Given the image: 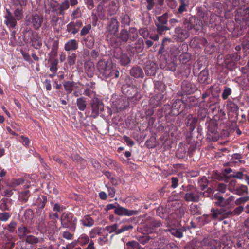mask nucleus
<instances>
[{
	"label": "nucleus",
	"mask_w": 249,
	"mask_h": 249,
	"mask_svg": "<svg viewBox=\"0 0 249 249\" xmlns=\"http://www.w3.org/2000/svg\"><path fill=\"white\" fill-rule=\"evenodd\" d=\"M97 69L99 73V76L102 79L108 78H118L119 71L115 68H113L111 64L104 60H100L97 64Z\"/></svg>",
	"instance_id": "obj_1"
},
{
	"label": "nucleus",
	"mask_w": 249,
	"mask_h": 249,
	"mask_svg": "<svg viewBox=\"0 0 249 249\" xmlns=\"http://www.w3.org/2000/svg\"><path fill=\"white\" fill-rule=\"evenodd\" d=\"M234 19L237 23L249 26V7L242 5L234 11Z\"/></svg>",
	"instance_id": "obj_2"
},
{
	"label": "nucleus",
	"mask_w": 249,
	"mask_h": 249,
	"mask_svg": "<svg viewBox=\"0 0 249 249\" xmlns=\"http://www.w3.org/2000/svg\"><path fill=\"white\" fill-rule=\"evenodd\" d=\"M43 19L41 14L35 13L26 16L25 22L27 26L32 28L35 30H38L42 26Z\"/></svg>",
	"instance_id": "obj_3"
},
{
	"label": "nucleus",
	"mask_w": 249,
	"mask_h": 249,
	"mask_svg": "<svg viewBox=\"0 0 249 249\" xmlns=\"http://www.w3.org/2000/svg\"><path fill=\"white\" fill-rule=\"evenodd\" d=\"M189 17L183 21L184 28L188 30H194L196 33L199 31L202 28V21L195 16L188 15Z\"/></svg>",
	"instance_id": "obj_4"
},
{
	"label": "nucleus",
	"mask_w": 249,
	"mask_h": 249,
	"mask_svg": "<svg viewBox=\"0 0 249 249\" xmlns=\"http://www.w3.org/2000/svg\"><path fill=\"white\" fill-rule=\"evenodd\" d=\"M61 226L65 228H70L74 231L76 229L77 219L70 212L64 213L60 218Z\"/></svg>",
	"instance_id": "obj_5"
},
{
	"label": "nucleus",
	"mask_w": 249,
	"mask_h": 249,
	"mask_svg": "<svg viewBox=\"0 0 249 249\" xmlns=\"http://www.w3.org/2000/svg\"><path fill=\"white\" fill-rule=\"evenodd\" d=\"M168 13H165L161 16L156 17V20L155 21V24L156 27L157 32L158 34L162 35L165 32L170 29L168 27Z\"/></svg>",
	"instance_id": "obj_6"
},
{
	"label": "nucleus",
	"mask_w": 249,
	"mask_h": 249,
	"mask_svg": "<svg viewBox=\"0 0 249 249\" xmlns=\"http://www.w3.org/2000/svg\"><path fill=\"white\" fill-rule=\"evenodd\" d=\"M121 89L123 94L125 95L129 100L130 99H133L138 93L137 87L132 84L129 77L126 79V83L122 85Z\"/></svg>",
	"instance_id": "obj_7"
},
{
	"label": "nucleus",
	"mask_w": 249,
	"mask_h": 249,
	"mask_svg": "<svg viewBox=\"0 0 249 249\" xmlns=\"http://www.w3.org/2000/svg\"><path fill=\"white\" fill-rule=\"evenodd\" d=\"M196 84L188 80H183L181 83V90L178 92V96H182L184 94H191L196 90Z\"/></svg>",
	"instance_id": "obj_8"
},
{
	"label": "nucleus",
	"mask_w": 249,
	"mask_h": 249,
	"mask_svg": "<svg viewBox=\"0 0 249 249\" xmlns=\"http://www.w3.org/2000/svg\"><path fill=\"white\" fill-rule=\"evenodd\" d=\"M241 59L240 55L238 53L226 55L224 60V65L229 70H232L235 68L236 62Z\"/></svg>",
	"instance_id": "obj_9"
},
{
	"label": "nucleus",
	"mask_w": 249,
	"mask_h": 249,
	"mask_svg": "<svg viewBox=\"0 0 249 249\" xmlns=\"http://www.w3.org/2000/svg\"><path fill=\"white\" fill-rule=\"evenodd\" d=\"M174 32L173 38L177 42H183L190 36L189 30L186 28L183 29L180 27L175 28Z\"/></svg>",
	"instance_id": "obj_10"
},
{
	"label": "nucleus",
	"mask_w": 249,
	"mask_h": 249,
	"mask_svg": "<svg viewBox=\"0 0 249 249\" xmlns=\"http://www.w3.org/2000/svg\"><path fill=\"white\" fill-rule=\"evenodd\" d=\"M40 241L39 238L33 235H28L22 242V249H32Z\"/></svg>",
	"instance_id": "obj_11"
},
{
	"label": "nucleus",
	"mask_w": 249,
	"mask_h": 249,
	"mask_svg": "<svg viewBox=\"0 0 249 249\" xmlns=\"http://www.w3.org/2000/svg\"><path fill=\"white\" fill-rule=\"evenodd\" d=\"M119 23L116 18H111L107 26V32L108 33L107 36H115L119 31Z\"/></svg>",
	"instance_id": "obj_12"
},
{
	"label": "nucleus",
	"mask_w": 249,
	"mask_h": 249,
	"mask_svg": "<svg viewBox=\"0 0 249 249\" xmlns=\"http://www.w3.org/2000/svg\"><path fill=\"white\" fill-rule=\"evenodd\" d=\"M29 33L30 36V43L31 46L36 50L40 49L42 45V39L38 36L36 32H35L31 30H30Z\"/></svg>",
	"instance_id": "obj_13"
},
{
	"label": "nucleus",
	"mask_w": 249,
	"mask_h": 249,
	"mask_svg": "<svg viewBox=\"0 0 249 249\" xmlns=\"http://www.w3.org/2000/svg\"><path fill=\"white\" fill-rule=\"evenodd\" d=\"M128 34L127 29H123L117 36V38H111V41L114 43L116 46H119L122 43H126L129 40Z\"/></svg>",
	"instance_id": "obj_14"
},
{
	"label": "nucleus",
	"mask_w": 249,
	"mask_h": 249,
	"mask_svg": "<svg viewBox=\"0 0 249 249\" xmlns=\"http://www.w3.org/2000/svg\"><path fill=\"white\" fill-rule=\"evenodd\" d=\"M144 70L147 76H154L158 70V65L153 61H148L145 63Z\"/></svg>",
	"instance_id": "obj_15"
},
{
	"label": "nucleus",
	"mask_w": 249,
	"mask_h": 249,
	"mask_svg": "<svg viewBox=\"0 0 249 249\" xmlns=\"http://www.w3.org/2000/svg\"><path fill=\"white\" fill-rule=\"evenodd\" d=\"M83 23L81 20H77L75 21H71L66 26V31L72 35H75L82 27Z\"/></svg>",
	"instance_id": "obj_16"
},
{
	"label": "nucleus",
	"mask_w": 249,
	"mask_h": 249,
	"mask_svg": "<svg viewBox=\"0 0 249 249\" xmlns=\"http://www.w3.org/2000/svg\"><path fill=\"white\" fill-rule=\"evenodd\" d=\"M114 56L119 60L121 66H127L131 62L129 53L127 52H121L120 53H114Z\"/></svg>",
	"instance_id": "obj_17"
},
{
	"label": "nucleus",
	"mask_w": 249,
	"mask_h": 249,
	"mask_svg": "<svg viewBox=\"0 0 249 249\" xmlns=\"http://www.w3.org/2000/svg\"><path fill=\"white\" fill-rule=\"evenodd\" d=\"M188 51V46L186 43H183L180 45L177 46H174L171 48L170 52L173 56L176 57L179 56L180 54L182 53L184 51Z\"/></svg>",
	"instance_id": "obj_18"
},
{
	"label": "nucleus",
	"mask_w": 249,
	"mask_h": 249,
	"mask_svg": "<svg viewBox=\"0 0 249 249\" xmlns=\"http://www.w3.org/2000/svg\"><path fill=\"white\" fill-rule=\"evenodd\" d=\"M178 7L175 12V14L178 17H180L184 12L187 11L189 6V0H178Z\"/></svg>",
	"instance_id": "obj_19"
},
{
	"label": "nucleus",
	"mask_w": 249,
	"mask_h": 249,
	"mask_svg": "<svg viewBox=\"0 0 249 249\" xmlns=\"http://www.w3.org/2000/svg\"><path fill=\"white\" fill-rule=\"evenodd\" d=\"M184 199L187 201L197 202L199 199L198 192L196 189L193 188L185 194Z\"/></svg>",
	"instance_id": "obj_20"
},
{
	"label": "nucleus",
	"mask_w": 249,
	"mask_h": 249,
	"mask_svg": "<svg viewBox=\"0 0 249 249\" xmlns=\"http://www.w3.org/2000/svg\"><path fill=\"white\" fill-rule=\"evenodd\" d=\"M6 20L5 23L9 28L12 29H15L17 24V19L13 16L12 13L7 10V15L5 16Z\"/></svg>",
	"instance_id": "obj_21"
},
{
	"label": "nucleus",
	"mask_w": 249,
	"mask_h": 249,
	"mask_svg": "<svg viewBox=\"0 0 249 249\" xmlns=\"http://www.w3.org/2000/svg\"><path fill=\"white\" fill-rule=\"evenodd\" d=\"M160 66L161 69L174 71L176 69L177 63L170 60L165 59L160 61Z\"/></svg>",
	"instance_id": "obj_22"
},
{
	"label": "nucleus",
	"mask_w": 249,
	"mask_h": 249,
	"mask_svg": "<svg viewBox=\"0 0 249 249\" xmlns=\"http://www.w3.org/2000/svg\"><path fill=\"white\" fill-rule=\"evenodd\" d=\"M115 214L118 215L131 216L136 215L138 212L135 210H130L126 208L119 206L116 208L114 211Z\"/></svg>",
	"instance_id": "obj_23"
},
{
	"label": "nucleus",
	"mask_w": 249,
	"mask_h": 249,
	"mask_svg": "<svg viewBox=\"0 0 249 249\" xmlns=\"http://www.w3.org/2000/svg\"><path fill=\"white\" fill-rule=\"evenodd\" d=\"M129 100L125 97H121L113 103V109H126L129 106Z\"/></svg>",
	"instance_id": "obj_24"
},
{
	"label": "nucleus",
	"mask_w": 249,
	"mask_h": 249,
	"mask_svg": "<svg viewBox=\"0 0 249 249\" xmlns=\"http://www.w3.org/2000/svg\"><path fill=\"white\" fill-rule=\"evenodd\" d=\"M198 81L200 84H209L211 83L208 69L205 68L200 71L198 75Z\"/></svg>",
	"instance_id": "obj_25"
},
{
	"label": "nucleus",
	"mask_w": 249,
	"mask_h": 249,
	"mask_svg": "<svg viewBox=\"0 0 249 249\" xmlns=\"http://www.w3.org/2000/svg\"><path fill=\"white\" fill-rule=\"evenodd\" d=\"M163 94H156L149 100V105L151 107L154 108L159 107L161 104L163 99Z\"/></svg>",
	"instance_id": "obj_26"
},
{
	"label": "nucleus",
	"mask_w": 249,
	"mask_h": 249,
	"mask_svg": "<svg viewBox=\"0 0 249 249\" xmlns=\"http://www.w3.org/2000/svg\"><path fill=\"white\" fill-rule=\"evenodd\" d=\"M130 74L135 78H143L144 76L142 69L139 66L132 67L130 70Z\"/></svg>",
	"instance_id": "obj_27"
},
{
	"label": "nucleus",
	"mask_w": 249,
	"mask_h": 249,
	"mask_svg": "<svg viewBox=\"0 0 249 249\" xmlns=\"http://www.w3.org/2000/svg\"><path fill=\"white\" fill-rule=\"evenodd\" d=\"M119 7V3L117 0H116V1H111L108 5L107 9L108 14L110 16L115 15L117 13Z\"/></svg>",
	"instance_id": "obj_28"
},
{
	"label": "nucleus",
	"mask_w": 249,
	"mask_h": 249,
	"mask_svg": "<svg viewBox=\"0 0 249 249\" xmlns=\"http://www.w3.org/2000/svg\"><path fill=\"white\" fill-rule=\"evenodd\" d=\"M84 69L86 73L89 77H93L95 70L93 63L90 61H87L84 64Z\"/></svg>",
	"instance_id": "obj_29"
},
{
	"label": "nucleus",
	"mask_w": 249,
	"mask_h": 249,
	"mask_svg": "<svg viewBox=\"0 0 249 249\" xmlns=\"http://www.w3.org/2000/svg\"><path fill=\"white\" fill-rule=\"evenodd\" d=\"M207 43V40L204 38L195 36L190 41V46L194 48L199 47V44L205 45Z\"/></svg>",
	"instance_id": "obj_30"
},
{
	"label": "nucleus",
	"mask_w": 249,
	"mask_h": 249,
	"mask_svg": "<svg viewBox=\"0 0 249 249\" xmlns=\"http://www.w3.org/2000/svg\"><path fill=\"white\" fill-rule=\"evenodd\" d=\"M78 43L74 39L68 40L64 45V49L66 51L75 50L78 48Z\"/></svg>",
	"instance_id": "obj_31"
},
{
	"label": "nucleus",
	"mask_w": 249,
	"mask_h": 249,
	"mask_svg": "<svg viewBox=\"0 0 249 249\" xmlns=\"http://www.w3.org/2000/svg\"><path fill=\"white\" fill-rule=\"evenodd\" d=\"M82 42L88 48H92L95 44L94 36L92 34H89L86 37H84Z\"/></svg>",
	"instance_id": "obj_32"
},
{
	"label": "nucleus",
	"mask_w": 249,
	"mask_h": 249,
	"mask_svg": "<svg viewBox=\"0 0 249 249\" xmlns=\"http://www.w3.org/2000/svg\"><path fill=\"white\" fill-rule=\"evenodd\" d=\"M119 20L121 24L122 27L128 26L130 24L131 19L130 16L124 13H122L120 15Z\"/></svg>",
	"instance_id": "obj_33"
},
{
	"label": "nucleus",
	"mask_w": 249,
	"mask_h": 249,
	"mask_svg": "<svg viewBox=\"0 0 249 249\" xmlns=\"http://www.w3.org/2000/svg\"><path fill=\"white\" fill-rule=\"evenodd\" d=\"M217 18L218 16L213 13H211L209 16H208L207 15L203 16V20L204 23L209 26L213 25Z\"/></svg>",
	"instance_id": "obj_34"
},
{
	"label": "nucleus",
	"mask_w": 249,
	"mask_h": 249,
	"mask_svg": "<svg viewBox=\"0 0 249 249\" xmlns=\"http://www.w3.org/2000/svg\"><path fill=\"white\" fill-rule=\"evenodd\" d=\"M60 18L54 15L52 17L50 20L51 26L54 31L59 32L61 29L60 24L59 23Z\"/></svg>",
	"instance_id": "obj_35"
},
{
	"label": "nucleus",
	"mask_w": 249,
	"mask_h": 249,
	"mask_svg": "<svg viewBox=\"0 0 249 249\" xmlns=\"http://www.w3.org/2000/svg\"><path fill=\"white\" fill-rule=\"evenodd\" d=\"M155 92L156 94H162L166 89V85L161 81H157L155 84Z\"/></svg>",
	"instance_id": "obj_36"
},
{
	"label": "nucleus",
	"mask_w": 249,
	"mask_h": 249,
	"mask_svg": "<svg viewBox=\"0 0 249 249\" xmlns=\"http://www.w3.org/2000/svg\"><path fill=\"white\" fill-rule=\"evenodd\" d=\"M191 56V54L188 51H184L180 54L178 58L179 62L182 64H187L190 62Z\"/></svg>",
	"instance_id": "obj_37"
},
{
	"label": "nucleus",
	"mask_w": 249,
	"mask_h": 249,
	"mask_svg": "<svg viewBox=\"0 0 249 249\" xmlns=\"http://www.w3.org/2000/svg\"><path fill=\"white\" fill-rule=\"evenodd\" d=\"M69 7V1L68 0H64L59 5L57 14L59 15L64 16L65 15V11L68 9Z\"/></svg>",
	"instance_id": "obj_38"
},
{
	"label": "nucleus",
	"mask_w": 249,
	"mask_h": 249,
	"mask_svg": "<svg viewBox=\"0 0 249 249\" xmlns=\"http://www.w3.org/2000/svg\"><path fill=\"white\" fill-rule=\"evenodd\" d=\"M133 45L132 48L138 53L142 52L144 48V40L141 37L139 38Z\"/></svg>",
	"instance_id": "obj_39"
},
{
	"label": "nucleus",
	"mask_w": 249,
	"mask_h": 249,
	"mask_svg": "<svg viewBox=\"0 0 249 249\" xmlns=\"http://www.w3.org/2000/svg\"><path fill=\"white\" fill-rule=\"evenodd\" d=\"M90 104L92 109H104V106L102 101L96 97L91 100Z\"/></svg>",
	"instance_id": "obj_40"
},
{
	"label": "nucleus",
	"mask_w": 249,
	"mask_h": 249,
	"mask_svg": "<svg viewBox=\"0 0 249 249\" xmlns=\"http://www.w3.org/2000/svg\"><path fill=\"white\" fill-rule=\"evenodd\" d=\"M239 0H230L225 3V6H227L225 8V10L230 12L236 7H239Z\"/></svg>",
	"instance_id": "obj_41"
},
{
	"label": "nucleus",
	"mask_w": 249,
	"mask_h": 249,
	"mask_svg": "<svg viewBox=\"0 0 249 249\" xmlns=\"http://www.w3.org/2000/svg\"><path fill=\"white\" fill-rule=\"evenodd\" d=\"M187 108L186 104L180 99L173 100L171 109H185Z\"/></svg>",
	"instance_id": "obj_42"
},
{
	"label": "nucleus",
	"mask_w": 249,
	"mask_h": 249,
	"mask_svg": "<svg viewBox=\"0 0 249 249\" xmlns=\"http://www.w3.org/2000/svg\"><path fill=\"white\" fill-rule=\"evenodd\" d=\"M31 233V231L27 227L21 226L18 228V235L20 239L26 238L28 234Z\"/></svg>",
	"instance_id": "obj_43"
},
{
	"label": "nucleus",
	"mask_w": 249,
	"mask_h": 249,
	"mask_svg": "<svg viewBox=\"0 0 249 249\" xmlns=\"http://www.w3.org/2000/svg\"><path fill=\"white\" fill-rule=\"evenodd\" d=\"M129 39L131 41H134L138 37V31L135 27H130L127 30Z\"/></svg>",
	"instance_id": "obj_44"
},
{
	"label": "nucleus",
	"mask_w": 249,
	"mask_h": 249,
	"mask_svg": "<svg viewBox=\"0 0 249 249\" xmlns=\"http://www.w3.org/2000/svg\"><path fill=\"white\" fill-rule=\"evenodd\" d=\"M80 221L82 225L86 227H91L94 223L93 219L89 215H85Z\"/></svg>",
	"instance_id": "obj_45"
},
{
	"label": "nucleus",
	"mask_w": 249,
	"mask_h": 249,
	"mask_svg": "<svg viewBox=\"0 0 249 249\" xmlns=\"http://www.w3.org/2000/svg\"><path fill=\"white\" fill-rule=\"evenodd\" d=\"M25 5H19L17 6V7L14 11V14L15 15V18L18 20H19L23 18V6Z\"/></svg>",
	"instance_id": "obj_46"
},
{
	"label": "nucleus",
	"mask_w": 249,
	"mask_h": 249,
	"mask_svg": "<svg viewBox=\"0 0 249 249\" xmlns=\"http://www.w3.org/2000/svg\"><path fill=\"white\" fill-rule=\"evenodd\" d=\"M215 204L218 206L226 207L225 199L217 194H215L213 198Z\"/></svg>",
	"instance_id": "obj_47"
},
{
	"label": "nucleus",
	"mask_w": 249,
	"mask_h": 249,
	"mask_svg": "<svg viewBox=\"0 0 249 249\" xmlns=\"http://www.w3.org/2000/svg\"><path fill=\"white\" fill-rule=\"evenodd\" d=\"M74 82L64 81L63 86L67 94H70L76 87Z\"/></svg>",
	"instance_id": "obj_48"
},
{
	"label": "nucleus",
	"mask_w": 249,
	"mask_h": 249,
	"mask_svg": "<svg viewBox=\"0 0 249 249\" xmlns=\"http://www.w3.org/2000/svg\"><path fill=\"white\" fill-rule=\"evenodd\" d=\"M12 200L7 198H3L0 201V209L2 211L9 210V204L11 203Z\"/></svg>",
	"instance_id": "obj_49"
},
{
	"label": "nucleus",
	"mask_w": 249,
	"mask_h": 249,
	"mask_svg": "<svg viewBox=\"0 0 249 249\" xmlns=\"http://www.w3.org/2000/svg\"><path fill=\"white\" fill-rule=\"evenodd\" d=\"M90 241L89 236L85 234H81L77 239L78 244L81 246H84L88 243H89Z\"/></svg>",
	"instance_id": "obj_50"
},
{
	"label": "nucleus",
	"mask_w": 249,
	"mask_h": 249,
	"mask_svg": "<svg viewBox=\"0 0 249 249\" xmlns=\"http://www.w3.org/2000/svg\"><path fill=\"white\" fill-rule=\"evenodd\" d=\"M235 193L239 196H243L248 193V187L246 185H240L238 186Z\"/></svg>",
	"instance_id": "obj_51"
},
{
	"label": "nucleus",
	"mask_w": 249,
	"mask_h": 249,
	"mask_svg": "<svg viewBox=\"0 0 249 249\" xmlns=\"http://www.w3.org/2000/svg\"><path fill=\"white\" fill-rule=\"evenodd\" d=\"M138 33L144 39H146L149 37L150 33L147 27H143L139 29Z\"/></svg>",
	"instance_id": "obj_52"
},
{
	"label": "nucleus",
	"mask_w": 249,
	"mask_h": 249,
	"mask_svg": "<svg viewBox=\"0 0 249 249\" xmlns=\"http://www.w3.org/2000/svg\"><path fill=\"white\" fill-rule=\"evenodd\" d=\"M91 29V25L90 24H88L82 27L80 33V36L83 37L85 36L89 33Z\"/></svg>",
	"instance_id": "obj_53"
},
{
	"label": "nucleus",
	"mask_w": 249,
	"mask_h": 249,
	"mask_svg": "<svg viewBox=\"0 0 249 249\" xmlns=\"http://www.w3.org/2000/svg\"><path fill=\"white\" fill-rule=\"evenodd\" d=\"M30 196V192L28 190L21 192L19 195V199L23 202H26Z\"/></svg>",
	"instance_id": "obj_54"
},
{
	"label": "nucleus",
	"mask_w": 249,
	"mask_h": 249,
	"mask_svg": "<svg viewBox=\"0 0 249 249\" xmlns=\"http://www.w3.org/2000/svg\"><path fill=\"white\" fill-rule=\"evenodd\" d=\"M231 93L232 90L231 88L227 86H225L221 97L223 100H226L228 98L229 96L231 94Z\"/></svg>",
	"instance_id": "obj_55"
},
{
	"label": "nucleus",
	"mask_w": 249,
	"mask_h": 249,
	"mask_svg": "<svg viewBox=\"0 0 249 249\" xmlns=\"http://www.w3.org/2000/svg\"><path fill=\"white\" fill-rule=\"evenodd\" d=\"M245 27L244 24H240V26H236V28L233 33V35L236 37H238L243 35Z\"/></svg>",
	"instance_id": "obj_56"
},
{
	"label": "nucleus",
	"mask_w": 249,
	"mask_h": 249,
	"mask_svg": "<svg viewBox=\"0 0 249 249\" xmlns=\"http://www.w3.org/2000/svg\"><path fill=\"white\" fill-rule=\"evenodd\" d=\"M82 15V14L80 10V8L79 7H77L72 11L71 15V20H74L81 17Z\"/></svg>",
	"instance_id": "obj_57"
},
{
	"label": "nucleus",
	"mask_w": 249,
	"mask_h": 249,
	"mask_svg": "<svg viewBox=\"0 0 249 249\" xmlns=\"http://www.w3.org/2000/svg\"><path fill=\"white\" fill-rule=\"evenodd\" d=\"M76 54L75 53L69 54L67 57V62L70 66L73 65L76 61Z\"/></svg>",
	"instance_id": "obj_58"
},
{
	"label": "nucleus",
	"mask_w": 249,
	"mask_h": 249,
	"mask_svg": "<svg viewBox=\"0 0 249 249\" xmlns=\"http://www.w3.org/2000/svg\"><path fill=\"white\" fill-rule=\"evenodd\" d=\"M77 105L79 109H85L86 107V102L85 98L80 97L77 99Z\"/></svg>",
	"instance_id": "obj_59"
},
{
	"label": "nucleus",
	"mask_w": 249,
	"mask_h": 249,
	"mask_svg": "<svg viewBox=\"0 0 249 249\" xmlns=\"http://www.w3.org/2000/svg\"><path fill=\"white\" fill-rule=\"evenodd\" d=\"M24 180L22 178H19L18 179H13L10 184L11 187H16L24 183Z\"/></svg>",
	"instance_id": "obj_60"
},
{
	"label": "nucleus",
	"mask_w": 249,
	"mask_h": 249,
	"mask_svg": "<svg viewBox=\"0 0 249 249\" xmlns=\"http://www.w3.org/2000/svg\"><path fill=\"white\" fill-rule=\"evenodd\" d=\"M238 101V98H233L232 100H229L227 106L230 109H238V106L236 104Z\"/></svg>",
	"instance_id": "obj_61"
},
{
	"label": "nucleus",
	"mask_w": 249,
	"mask_h": 249,
	"mask_svg": "<svg viewBox=\"0 0 249 249\" xmlns=\"http://www.w3.org/2000/svg\"><path fill=\"white\" fill-rule=\"evenodd\" d=\"M24 217L28 221H31L34 218V213L31 209L26 210L24 213Z\"/></svg>",
	"instance_id": "obj_62"
},
{
	"label": "nucleus",
	"mask_w": 249,
	"mask_h": 249,
	"mask_svg": "<svg viewBox=\"0 0 249 249\" xmlns=\"http://www.w3.org/2000/svg\"><path fill=\"white\" fill-rule=\"evenodd\" d=\"M190 211L193 214H200V210L196 204H191L190 205Z\"/></svg>",
	"instance_id": "obj_63"
},
{
	"label": "nucleus",
	"mask_w": 249,
	"mask_h": 249,
	"mask_svg": "<svg viewBox=\"0 0 249 249\" xmlns=\"http://www.w3.org/2000/svg\"><path fill=\"white\" fill-rule=\"evenodd\" d=\"M58 64V60L57 59L54 60L51 63L50 71L51 72H57L58 68L57 65Z\"/></svg>",
	"instance_id": "obj_64"
}]
</instances>
